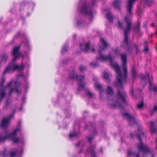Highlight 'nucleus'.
<instances>
[{
	"instance_id": "1",
	"label": "nucleus",
	"mask_w": 157,
	"mask_h": 157,
	"mask_svg": "<svg viewBox=\"0 0 157 157\" xmlns=\"http://www.w3.org/2000/svg\"><path fill=\"white\" fill-rule=\"evenodd\" d=\"M100 41L101 43L102 47L100 46V49L99 51V57H97L96 59H99L101 61H105L108 60L115 69L117 74L116 77L117 81L115 83L114 85L117 89V100L114 104L111 105V108L113 109L116 107H118L121 110L123 109L124 106L122 105V103L126 105H128V101L127 100L128 98L125 92L124 91L123 83L126 82L127 77V57L126 54H121L118 51V48L114 50V52L116 56L119 55L121 56L122 63L123 68L124 69L123 73L124 76L123 77L121 73L120 67L118 64L116 63H113V59L110 55L104 56L102 54V51L106 49L108 46L107 43L103 38H101Z\"/></svg>"
},
{
	"instance_id": "2",
	"label": "nucleus",
	"mask_w": 157,
	"mask_h": 157,
	"mask_svg": "<svg viewBox=\"0 0 157 157\" xmlns=\"http://www.w3.org/2000/svg\"><path fill=\"white\" fill-rule=\"evenodd\" d=\"M138 134H135V136L137 137L140 140V143L137 144V147L139 151L143 152L144 155L148 153L150 154L151 157H154V152L151 150V148L147 145L144 144L142 140V137L144 136V134L142 130V128L140 127L138 128Z\"/></svg>"
},
{
	"instance_id": "3",
	"label": "nucleus",
	"mask_w": 157,
	"mask_h": 157,
	"mask_svg": "<svg viewBox=\"0 0 157 157\" xmlns=\"http://www.w3.org/2000/svg\"><path fill=\"white\" fill-rule=\"evenodd\" d=\"M125 20L127 24L126 28L124 30V43L127 46V50L128 51L130 49V46L128 44V33L130 32L132 27V22L128 20L127 16L125 17Z\"/></svg>"
},
{
	"instance_id": "4",
	"label": "nucleus",
	"mask_w": 157,
	"mask_h": 157,
	"mask_svg": "<svg viewBox=\"0 0 157 157\" xmlns=\"http://www.w3.org/2000/svg\"><path fill=\"white\" fill-rule=\"evenodd\" d=\"M15 62H13V60L12 61L9 66L5 69L3 72V75L7 72L13 73L17 69H23L24 67L23 63H22L20 66H19L16 64Z\"/></svg>"
},
{
	"instance_id": "5",
	"label": "nucleus",
	"mask_w": 157,
	"mask_h": 157,
	"mask_svg": "<svg viewBox=\"0 0 157 157\" xmlns=\"http://www.w3.org/2000/svg\"><path fill=\"white\" fill-rule=\"evenodd\" d=\"M69 76L71 79L76 80L78 79L79 82V83L78 84V87L82 88H84L85 84L84 83L82 82V80L84 78V75H82L78 76L77 73L73 70L69 73Z\"/></svg>"
},
{
	"instance_id": "6",
	"label": "nucleus",
	"mask_w": 157,
	"mask_h": 157,
	"mask_svg": "<svg viewBox=\"0 0 157 157\" xmlns=\"http://www.w3.org/2000/svg\"><path fill=\"white\" fill-rule=\"evenodd\" d=\"M81 13L82 14L88 15L89 16L93 15V12L89 7L85 3L82 6Z\"/></svg>"
},
{
	"instance_id": "7",
	"label": "nucleus",
	"mask_w": 157,
	"mask_h": 157,
	"mask_svg": "<svg viewBox=\"0 0 157 157\" xmlns=\"http://www.w3.org/2000/svg\"><path fill=\"white\" fill-rule=\"evenodd\" d=\"M15 110L13 111V113L10 115V116L8 117H4L3 119L1 125L2 127H6L9 124V121L11 117L14 115V113H15Z\"/></svg>"
},
{
	"instance_id": "8",
	"label": "nucleus",
	"mask_w": 157,
	"mask_h": 157,
	"mask_svg": "<svg viewBox=\"0 0 157 157\" xmlns=\"http://www.w3.org/2000/svg\"><path fill=\"white\" fill-rule=\"evenodd\" d=\"M20 48V47L16 46L14 48L12 51L13 56H14L13 59V62L15 61L18 57L20 56V53L19 51Z\"/></svg>"
},
{
	"instance_id": "9",
	"label": "nucleus",
	"mask_w": 157,
	"mask_h": 157,
	"mask_svg": "<svg viewBox=\"0 0 157 157\" xmlns=\"http://www.w3.org/2000/svg\"><path fill=\"white\" fill-rule=\"evenodd\" d=\"M136 0H128V4L126 6L127 12L130 15H132V9L135 1Z\"/></svg>"
},
{
	"instance_id": "10",
	"label": "nucleus",
	"mask_w": 157,
	"mask_h": 157,
	"mask_svg": "<svg viewBox=\"0 0 157 157\" xmlns=\"http://www.w3.org/2000/svg\"><path fill=\"white\" fill-rule=\"evenodd\" d=\"M124 115L126 117L127 120L129 122L130 125L132 126L136 123V121L134 117L130 115L128 113H124Z\"/></svg>"
},
{
	"instance_id": "11",
	"label": "nucleus",
	"mask_w": 157,
	"mask_h": 157,
	"mask_svg": "<svg viewBox=\"0 0 157 157\" xmlns=\"http://www.w3.org/2000/svg\"><path fill=\"white\" fill-rule=\"evenodd\" d=\"M81 50L86 52H88L90 49V45L89 43H84L80 44Z\"/></svg>"
},
{
	"instance_id": "12",
	"label": "nucleus",
	"mask_w": 157,
	"mask_h": 157,
	"mask_svg": "<svg viewBox=\"0 0 157 157\" xmlns=\"http://www.w3.org/2000/svg\"><path fill=\"white\" fill-rule=\"evenodd\" d=\"M20 128H16L13 133H10L7 135V139L9 140H13L14 138L16 137L17 136V132L20 130Z\"/></svg>"
},
{
	"instance_id": "13",
	"label": "nucleus",
	"mask_w": 157,
	"mask_h": 157,
	"mask_svg": "<svg viewBox=\"0 0 157 157\" xmlns=\"http://www.w3.org/2000/svg\"><path fill=\"white\" fill-rule=\"evenodd\" d=\"M140 78L142 81H145V83H146V79L147 78H149V80L150 81L153 80V78L152 77H150L148 73H147L146 75H145L144 74H141L140 75Z\"/></svg>"
},
{
	"instance_id": "14",
	"label": "nucleus",
	"mask_w": 157,
	"mask_h": 157,
	"mask_svg": "<svg viewBox=\"0 0 157 157\" xmlns=\"http://www.w3.org/2000/svg\"><path fill=\"white\" fill-rule=\"evenodd\" d=\"M153 80L150 81L149 80L148 82L150 86L149 90L152 91L154 93H155L157 94V86L152 85V82Z\"/></svg>"
},
{
	"instance_id": "15",
	"label": "nucleus",
	"mask_w": 157,
	"mask_h": 157,
	"mask_svg": "<svg viewBox=\"0 0 157 157\" xmlns=\"http://www.w3.org/2000/svg\"><path fill=\"white\" fill-rule=\"evenodd\" d=\"M128 155L129 156H135L136 157H140V156L139 152L136 153L135 152H133L130 150H128Z\"/></svg>"
},
{
	"instance_id": "16",
	"label": "nucleus",
	"mask_w": 157,
	"mask_h": 157,
	"mask_svg": "<svg viewBox=\"0 0 157 157\" xmlns=\"http://www.w3.org/2000/svg\"><path fill=\"white\" fill-rule=\"evenodd\" d=\"M121 2L120 1L118 0H116L113 3V5L115 8L116 9L118 10H120L121 9L120 5L121 4Z\"/></svg>"
},
{
	"instance_id": "17",
	"label": "nucleus",
	"mask_w": 157,
	"mask_h": 157,
	"mask_svg": "<svg viewBox=\"0 0 157 157\" xmlns=\"http://www.w3.org/2000/svg\"><path fill=\"white\" fill-rule=\"evenodd\" d=\"M137 72L134 67H133L131 70V75L133 80L135 79L136 77Z\"/></svg>"
},
{
	"instance_id": "18",
	"label": "nucleus",
	"mask_w": 157,
	"mask_h": 157,
	"mask_svg": "<svg viewBox=\"0 0 157 157\" xmlns=\"http://www.w3.org/2000/svg\"><path fill=\"white\" fill-rule=\"evenodd\" d=\"M1 61L2 62H6L8 59V55L4 53L1 56Z\"/></svg>"
},
{
	"instance_id": "19",
	"label": "nucleus",
	"mask_w": 157,
	"mask_h": 157,
	"mask_svg": "<svg viewBox=\"0 0 157 157\" xmlns=\"http://www.w3.org/2000/svg\"><path fill=\"white\" fill-rule=\"evenodd\" d=\"M150 124H151L150 129L151 132L154 133L156 131V128L155 127V123L153 121H151Z\"/></svg>"
},
{
	"instance_id": "20",
	"label": "nucleus",
	"mask_w": 157,
	"mask_h": 157,
	"mask_svg": "<svg viewBox=\"0 0 157 157\" xmlns=\"http://www.w3.org/2000/svg\"><path fill=\"white\" fill-rule=\"evenodd\" d=\"M106 17L109 21L111 22H113V18L111 12H109L106 14Z\"/></svg>"
},
{
	"instance_id": "21",
	"label": "nucleus",
	"mask_w": 157,
	"mask_h": 157,
	"mask_svg": "<svg viewBox=\"0 0 157 157\" xmlns=\"http://www.w3.org/2000/svg\"><path fill=\"white\" fill-rule=\"evenodd\" d=\"M104 78L106 81L109 82L110 81L109 79V75L107 72H105L103 74Z\"/></svg>"
},
{
	"instance_id": "22",
	"label": "nucleus",
	"mask_w": 157,
	"mask_h": 157,
	"mask_svg": "<svg viewBox=\"0 0 157 157\" xmlns=\"http://www.w3.org/2000/svg\"><path fill=\"white\" fill-rule=\"evenodd\" d=\"M95 87L96 89L100 91H102V85L99 84L98 82H97L95 83Z\"/></svg>"
},
{
	"instance_id": "23",
	"label": "nucleus",
	"mask_w": 157,
	"mask_h": 157,
	"mask_svg": "<svg viewBox=\"0 0 157 157\" xmlns=\"http://www.w3.org/2000/svg\"><path fill=\"white\" fill-rule=\"evenodd\" d=\"M106 92L109 95H112L113 94V91L112 88L108 86L106 90Z\"/></svg>"
},
{
	"instance_id": "24",
	"label": "nucleus",
	"mask_w": 157,
	"mask_h": 157,
	"mask_svg": "<svg viewBox=\"0 0 157 157\" xmlns=\"http://www.w3.org/2000/svg\"><path fill=\"white\" fill-rule=\"evenodd\" d=\"M0 95L1 96V99H0V103L1 102L2 98L3 97L5 96V93L4 90L2 89H1L0 90Z\"/></svg>"
},
{
	"instance_id": "25",
	"label": "nucleus",
	"mask_w": 157,
	"mask_h": 157,
	"mask_svg": "<svg viewBox=\"0 0 157 157\" xmlns=\"http://www.w3.org/2000/svg\"><path fill=\"white\" fill-rule=\"evenodd\" d=\"M13 91H14L16 92H17L18 94H20L21 93V91L18 90V89L17 88H12L9 93V94L10 95L11 94V93Z\"/></svg>"
},
{
	"instance_id": "26",
	"label": "nucleus",
	"mask_w": 157,
	"mask_h": 157,
	"mask_svg": "<svg viewBox=\"0 0 157 157\" xmlns=\"http://www.w3.org/2000/svg\"><path fill=\"white\" fill-rule=\"evenodd\" d=\"M140 24L139 21H138L137 22V24L136 26H135L134 27V29H137L138 30L139 32H140Z\"/></svg>"
},
{
	"instance_id": "27",
	"label": "nucleus",
	"mask_w": 157,
	"mask_h": 157,
	"mask_svg": "<svg viewBox=\"0 0 157 157\" xmlns=\"http://www.w3.org/2000/svg\"><path fill=\"white\" fill-rule=\"evenodd\" d=\"M144 105V102L143 101L140 102L137 105V107L139 109H141Z\"/></svg>"
},
{
	"instance_id": "28",
	"label": "nucleus",
	"mask_w": 157,
	"mask_h": 157,
	"mask_svg": "<svg viewBox=\"0 0 157 157\" xmlns=\"http://www.w3.org/2000/svg\"><path fill=\"white\" fill-rule=\"evenodd\" d=\"M90 65L93 68H94L98 66V64L95 62L90 63Z\"/></svg>"
},
{
	"instance_id": "29",
	"label": "nucleus",
	"mask_w": 157,
	"mask_h": 157,
	"mask_svg": "<svg viewBox=\"0 0 157 157\" xmlns=\"http://www.w3.org/2000/svg\"><path fill=\"white\" fill-rule=\"evenodd\" d=\"M67 50V47L65 45L63 46V48L61 50V53H63L65 52H66Z\"/></svg>"
},
{
	"instance_id": "30",
	"label": "nucleus",
	"mask_w": 157,
	"mask_h": 157,
	"mask_svg": "<svg viewBox=\"0 0 157 157\" xmlns=\"http://www.w3.org/2000/svg\"><path fill=\"white\" fill-rule=\"evenodd\" d=\"M79 68L81 71H82L86 69V67L85 66L81 65L79 67Z\"/></svg>"
},
{
	"instance_id": "31",
	"label": "nucleus",
	"mask_w": 157,
	"mask_h": 157,
	"mask_svg": "<svg viewBox=\"0 0 157 157\" xmlns=\"http://www.w3.org/2000/svg\"><path fill=\"white\" fill-rule=\"evenodd\" d=\"M134 46L135 48L136 54H138L140 52V50L136 44H134Z\"/></svg>"
},
{
	"instance_id": "32",
	"label": "nucleus",
	"mask_w": 157,
	"mask_h": 157,
	"mask_svg": "<svg viewBox=\"0 0 157 157\" xmlns=\"http://www.w3.org/2000/svg\"><path fill=\"white\" fill-rule=\"evenodd\" d=\"M7 134L5 136L3 137L0 136V141L2 142H4L6 139H7Z\"/></svg>"
},
{
	"instance_id": "33",
	"label": "nucleus",
	"mask_w": 157,
	"mask_h": 157,
	"mask_svg": "<svg viewBox=\"0 0 157 157\" xmlns=\"http://www.w3.org/2000/svg\"><path fill=\"white\" fill-rule=\"evenodd\" d=\"M118 27L119 28L123 29V26L122 24L121 23L120 21H119L118 22Z\"/></svg>"
},
{
	"instance_id": "34",
	"label": "nucleus",
	"mask_w": 157,
	"mask_h": 157,
	"mask_svg": "<svg viewBox=\"0 0 157 157\" xmlns=\"http://www.w3.org/2000/svg\"><path fill=\"white\" fill-rule=\"evenodd\" d=\"M145 1L146 3L149 6L151 5L153 3L150 0H145Z\"/></svg>"
},
{
	"instance_id": "35",
	"label": "nucleus",
	"mask_w": 157,
	"mask_h": 157,
	"mask_svg": "<svg viewBox=\"0 0 157 157\" xmlns=\"http://www.w3.org/2000/svg\"><path fill=\"white\" fill-rule=\"evenodd\" d=\"M86 138L87 139L88 141L90 143L91 142V141L93 139V136L89 137H87Z\"/></svg>"
},
{
	"instance_id": "36",
	"label": "nucleus",
	"mask_w": 157,
	"mask_h": 157,
	"mask_svg": "<svg viewBox=\"0 0 157 157\" xmlns=\"http://www.w3.org/2000/svg\"><path fill=\"white\" fill-rule=\"evenodd\" d=\"M86 94L90 97H91L93 95V93L89 90H88L87 91Z\"/></svg>"
},
{
	"instance_id": "37",
	"label": "nucleus",
	"mask_w": 157,
	"mask_h": 157,
	"mask_svg": "<svg viewBox=\"0 0 157 157\" xmlns=\"http://www.w3.org/2000/svg\"><path fill=\"white\" fill-rule=\"evenodd\" d=\"M13 142L14 143H17L19 142V139L18 138H15L13 140Z\"/></svg>"
},
{
	"instance_id": "38",
	"label": "nucleus",
	"mask_w": 157,
	"mask_h": 157,
	"mask_svg": "<svg viewBox=\"0 0 157 157\" xmlns=\"http://www.w3.org/2000/svg\"><path fill=\"white\" fill-rule=\"evenodd\" d=\"M76 136V133H71L69 134V137L70 138H71Z\"/></svg>"
},
{
	"instance_id": "39",
	"label": "nucleus",
	"mask_w": 157,
	"mask_h": 157,
	"mask_svg": "<svg viewBox=\"0 0 157 157\" xmlns=\"http://www.w3.org/2000/svg\"><path fill=\"white\" fill-rule=\"evenodd\" d=\"M17 153V151L13 152L11 151L10 152V156L11 157H13Z\"/></svg>"
},
{
	"instance_id": "40",
	"label": "nucleus",
	"mask_w": 157,
	"mask_h": 157,
	"mask_svg": "<svg viewBox=\"0 0 157 157\" xmlns=\"http://www.w3.org/2000/svg\"><path fill=\"white\" fill-rule=\"evenodd\" d=\"M12 84V81H10L6 85V87H10L11 86Z\"/></svg>"
},
{
	"instance_id": "41",
	"label": "nucleus",
	"mask_w": 157,
	"mask_h": 157,
	"mask_svg": "<svg viewBox=\"0 0 157 157\" xmlns=\"http://www.w3.org/2000/svg\"><path fill=\"white\" fill-rule=\"evenodd\" d=\"M5 81V79L4 78H2V82L1 84V86H2L4 84Z\"/></svg>"
},
{
	"instance_id": "42",
	"label": "nucleus",
	"mask_w": 157,
	"mask_h": 157,
	"mask_svg": "<svg viewBox=\"0 0 157 157\" xmlns=\"http://www.w3.org/2000/svg\"><path fill=\"white\" fill-rule=\"evenodd\" d=\"M92 157H96V154L95 152L92 150V151L91 153Z\"/></svg>"
},
{
	"instance_id": "43",
	"label": "nucleus",
	"mask_w": 157,
	"mask_h": 157,
	"mask_svg": "<svg viewBox=\"0 0 157 157\" xmlns=\"http://www.w3.org/2000/svg\"><path fill=\"white\" fill-rule=\"evenodd\" d=\"M144 51L147 52L148 51V48L147 46H144Z\"/></svg>"
},
{
	"instance_id": "44",
	"label": "nucleus",
	"mask_w": 157,
	"mask_h": 157,
	"mask_svg": "<svg viewBox=\"0 0 157 157\" xmlns=\"http://www.w3.org/2000/svg\"><path fill=\"white\" fill-rule=\"evenodd\" d=\"M97 134V132L96 130H94L93 132V135L94 136H95Z\"/></svg>"
},
{
	"instance_id": "45",
	"label": "nucleus",
	"mask_w": 157,
	"mask_h": 157,
	"mask_svg": "<svg viewBox=\"0 0 157 157\" xmlns=\"http://www.w3.org/2000/svg\"><path fill=\"white\" fill-rule=\"evenodd\" d=\"M157 110V106H155L153 107V111H156Z\"/></svg>"
},
{
	"instance_id": "46",
	"label": "nucleus",
	"mask_w": 157,
	"mask_h": 157,
	"mask_svg": "<svg viewBox=\"0 0 157 157\" xmlns=\"http://www.w3.org/2000/svg\"><path fill=\"white\" fill-rule=\"evenodd\" d=\"M9 105V102H8V100L6 101V106L4 107V108H6L7 106H8Z\"/></svg>"
},
{
	"instance_id": "47",
	"label": "nucleus",
	"mask_w": 157,
	"mask_h": 157,
	"mask_svg": "<svg viewBox=\"0 0 157 157\" xmlns=\"http://www.w3.org/2000/svg\"><path fill=\"white\" fill-rule=\"evenodd\" d=\"M130 93L132 96H133L134 94V91L133 90H130Z\"/></svg>"
},
{
	"instance_id": "48",
	"label": "nucleus",
	"mask_w": 157,
	"mask_h": 157,
	"mask_svg": "<svg viewBox=\"0 0 157 157\" xmlns=\"http://www.w3.org/2000/svg\"><path fill=\"white\" fill-rule=\"evenodd\" d=\"M144 46H147V42L146 40H145L144 41Z\"/></svg>"
},
{
	"instance_id": "49",
	"label": "nucleus",
	"mask_w": 157,
	"mask_h": 157,
	"mask_svg": "<svg viewBox=\"0 0 157 157\" xmlns=\"http://www.w3.org/2000/svg\"><path fill=\"white\" fill-rule=\"evenodd\" d=\"M144 26L145 27V28H146L147 27V24L146 23H144Z\"/></svg>"
},
{
	"instance_id": "50",
	"label": "nucleus",
	"mask_w": 157,
	"mask_h": 157,
	"mask_svg": "<svg viewBox=\"0 0 157 157\" xmlns=\"http://www.w3.org/2000/svg\"><path fill=\"white\" fill-rule=\"evenodd\" d=\"M18 84H19L20 85V86L21 85V84H20V83H19L18 82H17V81H16L15 82V85H17Z\"/></svg>"
},
{
	"instance_id": "51",
	"label": "nucleus",
	"mask_w": 157,
	"mask_h": 157,
	"mask_svg": "<svg viewBox=\"0 0 157 157\" xmlns=\"http://www.w3.org/2000/svg\"><path fill=\"white\" fill-rule=\"evenodd\" d=\"M92 51L93 52H95V49H94V48H93L92 49Z\"/></svg>"
},
{
	"instance_id": "52",
	"label": "nucleus",
	"mask_w": 157,
	"mask_h": 157,
	"mask_svg": "<svg viewBox=\"0 0 157 157\" xmlns=\"http://www.w3.org/2000/svg\"><path fill=\"white\" fill-rule=\"evenodd\" d=\"M23 109V107L22 106H21L20 107V110H22Z\"/></svg>"
},
{
	"instance_id": "53",
	"label": "nucleus",
	"mask_w": 157,
	"mask_h": 157,
	"mask_svg": "<svg viewBox=\"0 0 157 157\" xmlns=\"http://www.w3.org/2000/svg\"><path fill=\"white\" fill-rule=\"evenodd\" d=\"M130 136H131V137L132 138H133V135L132 134H130Z\"/></svg>"
},
{
	"instance_id": "54",
	"label": "nucleus",
	"mask_w": 157,
	"mask_h": 157,
	"mask_svg": "<svg viewBox=\"0 0 157 157\" xmlns=\"http://www.w3.org/2000/svg\"><path fill=\"white\" fill-rule=\"evenodd\" d=\"M156 32L155 33V34H156V35H157V29H156Z\"/></svg>"
},
{
	"instance_id": "55",
	"label": "nucleus",
	"mask_w": 157,
	"mask_h": 157,
	"mask_svg": "<svg viewBox=\"0 0 157 157\" xmlns=\"http://www.w3.org/2000/svg\"><path fill=\"white\" fill-rule=\"evenodd\" d=\"M76 146L78 147L79 145V143H77L76 144Z\"/></svg>"
},
{
	"instance_id": "56",
	"label": "nucleus",
	"mask_w": 157,
	"mask_h": 157,
	"mask_svg": "<svg viewBox=\"0 0 157 157\" xmlns=\"http://www.w3.org/2000/svg\"><path fill=\"white\" fill-rule=\"evenodd\" d=\"M151 25L152 26H154V24L153 23H152L151 24Z\"/></svg>"
},
{
	"instance_id": "57",
	"label": "nucleus",
	"mask_w": 157,
	"mask_h": 157,
	"mask_svg": "<svg viewBox=\"0 0 157 157\" xmlns=\"http://www.w3.org/2000/svg\"><path fill=\"white\" fill-rule=\"evenodd\" d=\"M156 145H157L156 148L157 149V138L156 140Z\"/></svg>"
},
{
	"instance_id": "58",
	"label": "nucleus",
	"mask_w": 157,
	"mask_h": 157,
	"mask_svg": "<svg viewBox=\"0 0 157 157\" xmlns=\"http://www.w3.org/2000/svg\"><path fill=\"white\" fill-rule=\"evenodd\" d=\"M155 16H156V19H157V13H155Z\"/></svg>"
},
{
	"instance_id": "59",
	"label": "nucleus",
	"mask_w": 157,
	"mask_h": 157,
	"mask_svg": "<svg viewBox=\"0 0 157 157\" xmlns=\"http://www.w3.org/2000/svg\"><path fill=\"white\" fill-rule=\"evenodd\" d=\"M81 151L79 152V153H81Z\"/></svg>"
},
{
	"instance_id": "60",
	"label": "nucleus",
	"mask_w": 157,
	"mask_h": 157,
	"mask_svg": "<svg viewBox=\"0 0 157 157\" xmlns=\"http://www.w3.org/2000/svg\"><path fill=\"white\" fill-rule=\"evenodd\" d=\"M124 49H126V48L125 47H124Z\"/></svg>"
}]
</instances>
